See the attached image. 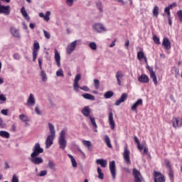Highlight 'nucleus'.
I'll return each instance as SVG.
<instances>
[{
  "instance_id": "1",
  "label": "nucleus",
  "mask_w": 182,
  "mask_h": 182,
  "mask_svg": "<svg viewBox=\"0 0 182 182\" xmlns=\"http://www.w3.org/2000/svg\"><path fill=\"white\" fill-rule=\"evenodd\" d=\"M48 129L50 130V134L47 136L45 141L46 149H49L52 144H53V140L56 137V131H55V125L53 124L48 123Z\"/></svg>"
},
{
  "instance_id": "2",
  "label": "nucleus",
  "mask_w": 182,
  "mask_h": 182,
  "mask_svg": "<svg viewBox=\"0 0 182 182\" xmlns=\"http://www.w3.org/2000/svg\"><path fill=\"white\" fill-rule=\"evenodd\" d=\"M82 78V75L80 74H77L75 77L73 87L75 92H79V89L81 90H84V92H90V89L87 86L80 87L79 86V80Z\"/></svg>"
},
{
  "instance_id": "3",
  "label": "nucleus",
  "mask_w": 182,
  "mask_h": 182,
  "mask_svg": "<svg viewBox=\"0 0 182 182\" xmlns=\"http://www.w3.org/2000/svg\"><path fill=\"white\" fill-rule=\"evenodd\" d=\"M67 144L68 141H66V132H65V130H62L60 132V136L58 138L59 148L61 150H65V149H66Z\"/></svg>"
},
{
  "instance_id": "4",
  "label": "nucleus",
  "mask_w": 182,
  "mask_h": 182,
  "mask_svg": "<svg viewBox=\"0 0 182 182\" xmlns=\"http://www.w3.org/2000/svg\"><path fill=\"white\" fill-rule=\"evenodd\" d=\"M137 149L139 150L140 153L143 154V156H148V157H150V153H149V148L146 146V144H140L139 141H137Z\"/></svg>"
},
{
  "instance_id": "5",
  "label": "nucleus",
  "mask_w": 182,
  "mask_h": 182,
  "mask_svg": "<svg viewBox=\"0 0 182 182\" xmlns=\"http://www.w3.org/2000/svg\"><path fill=\"white\" fill-rule=\"evenodd\" d=\"M39 155H31L29 158V161L32 164H35L36 166H39L43 163V159L42 157H39Z\"/></svg>"
},
{
  "instance_id": "6",
  "label": "nucleus",
  "mask_w": 182,
  "mask_h": 182,
  "mask_svg": "<svg viewBox=\"0 0 182 182\" xmlns=\"http://www.w3.org/2000/svg\"><path fill=\"white\" fill-rule=\"evenodd\" d=\"M41 153H43V148L41 147V144L39 143L35 144L34 146L33 147V152L31 154V155L39 156V154H41Z\"/></svg>"
},
{
  "instance_id": "7",
  "label": "nucleus",
  "mask_w": 182,
  "mask_h": 182,
  "mask_svg": "<svg viewBox=\"0 0 182 182\" xmlns=\"http://www.w3.org/2000/svg\"><path fill=\"white\" fill-rule=\"evenodd\" d=\"M92 28L98 33L107 32V28H106V27H105V26H103L102 23H96L93 25Z\"/></svg>"
},
{
  "instance_id": "8",
  "label": "nucleus",
  "mask_w": 182,
  "mask_h": 182,
  "mask_svg": "<svg viewBox=\"0 0 182 182\" xmlns=\"http://www.w3.org/2000/svg\"><path fill=\"white\" fill-rule=\"evenodd\" d=\"M137 59L141 65L144 63H146V65H148L147 57L146 56V54H144V52H143V50H140L138 52Z\"/></svg>"
},
{
  "instance_id": "9",
  "label": "nucleus",
  "mask_w": 182,
  "mask_h": 182,
  "mask_svg": "<svg viewBox=\"0 0 182 182\" xmlns=\"http://www.w3.org/2000/svg\"><path fill=\"white\" fill-rule=\"evenodd\" d=\"M39 49H41V46L38 41H36L33 43V62L36 60V58H38V53L39 52Z\"/></svg>"
},
{
  "instance_id": "10",
  "label": "nucleus",
  "mask_w": 182,
  "mask_h": 182,
  "mask_svg": "<svg viewBox=\"0 0 182 182\" xmlns=\"http://www.w3.org/2000/svg\"><path fill=\"white\" fill-rule=\"evenodd\" d=\"M77 42H79V40H75L68 45L66 48V52L68 55H70L75 50V49H76V45H77Z\"/></svg>"
},
{
  "instance_id": "11",
  "label": "nucleus",
  "mask_w": 182,
  "mask_h": 182,
  "mask_svg": "<svg viewBox=\"0 0 182 182\" xmlns=\"http://www.w3.org/2000/svg\"><path fill=\"white\" fill-rule=\"evenodd\" d=\"M109 171L111 173L112 180H115L116 179V162L114 161H112L111 162H109Z\"/></svg>"
},
{
  "instance_id": "12",
  "label": "nucleus",
  "mask_w": 182,
  "mask_h": 182,
  "mask_svg": "<svg viewBox=\"0 0 182 182\" xmlns=\"http://www.w3.org/2000/svg\"><path fill=\"white\" fill-rule=\"evenodd\" d=\"M146 69H148L150 72V77L152 79L155 86H157L158 82H157V76L156 75V73L153 70V68L149 65H146Z\"/></svg>"
},
{
  "instance_id": "13",
  "label": "nucleus",
  "mask_w": 182,
  "mask_h": 182,
  "mask_svg": "<svg viewBox=\"0 0 182 182\" xmlns=\"http://www.w3.org/2000/svg\"><path fill=\"white\" fill-rule=\"evenodd\" d=\"M115 77L117 79V85L122 86L124 74H123L122 71H117L115 74Z\"/></svg>"
},
{
  "instance_id": "14",
  "label": "nucleus",
  "mask_w": 182,
  "mask_h": 182,
  "mask_svg": "<svg viewBox=\"0 0 182 182\" xmlns=\"http://www.w3.org/2000/svg\"><path fill=\"white\" fill-rule=\"evenodd\" d=\"M10 9V6H4L0 4V14H4V15H9L11 14Z\"/></svg>"
},
{
  "instance_id": "15",
  "label": "nucleus",
  "mask_w": 182,
  "mask_h": 182,
  "mask_svg": "<svg viewBox=\"0 0 182 182\" xmlns=\"http://www.w3.org/2000/svg\"><path fill=\"white\" fill-rule=\"evenodd\" d=\"M124 159L127 164H132V162L130 161V151L127 149V147L124 148Z\"/></svg>"
},
{
  "instance_id": "16",
  "label": "nucleus",
  "mask_w": 182,
  "mask_h": 182,
  "mask_svg": "<svg viewBox=\"0 0 182 182\" xmlns=\"http://www.w3.org/2000/svg\"><path fill=\"white\" fill-rule=\"evenodd\" d=\"M164 176L161 175V173L154 171V182H165Z\"/></svg>"
},
{
  "instance_id": "17",
  "label": "nucleus",
  "mask_w": 182,
  "mask_h": 182,
  "mask_svg": "<svg viewBox=\"0 0 182 182\" xmlns=\"http://www.w3.org/2000/svg\"><path fill=\"white\" fill-rule=\"evenodd\" d=\"M36 103V100H35V95L33 94H30L27 100L26 105L28 107L35 106Z\"/></svg>"
},
{
  "instance_id": "18",
  "label": "nucleus",
  "mask_w": 182,
  "mask_h": 182,
  "mask_svg": "<svg viewBox=\"0 0 182 182\" xmlns=\"http://www.w3.org/2000/svg\"><path fill=\"white\" fill-rule=\"evenodd\" d=\"M91 112L92 110L90 109V107L89 106L84 107L81 110L82 114H83L85 117H89V118L92 117V116H90Z\"/></svg>"
},
{
  "instance_id": "19",
  "label": "nucleus",
  "mask_w": 182,
  "mask_h": 182,
  "mask_svg": "<svg viewBox=\"0 0 182 182\" xmlns=\"http://www.w3.org/2000/svg\"><path fill=\"white\" fill-rule=\"evenodd\" d=\"M108 122L111 127V130H114V127H116V123L114 122V119H113V112L109 113Z\"/></svg>"
},
{
  "instance_id": "20",
  "label": "nucleus",
  "mask_w": 182,
  "mask_h": 182,
  "mask_svg": "<svg viewBox=\"0 0 182 182\" xmlns=\"http://www.w3.org/2000/svg\"><path fill=\"white\" fill-rule=\"evenodd\" d=\"M173 127L175 129H178L182 126V119L181 118H173L172 120Z\"/></svg>"
},
{
  "instance_id": "21",
  "label": "nucleus",
  "mask_w": 182,
  "mask_h": 182,
  "mask_svg": "<svg viewBox=\"0 0 182 182\" xmlns=\"http://www.w3.org/2000/svg\"><path fill=\"white\" fill-rule=\"evenodd\" d=\"M127 100V94L126 93H123L120 98L117 100L114 103L115 106H120V105H122V103H123L124 102H126V100Z\"/></svg>"
},
{
  "instance_id": "22",
  "label": "nucleus",
  "mask_w": 182,
  "mask_h": 182,
  "mask_svg": "<svg viewBox=\"0 0 182 182\" xmlns=\"http://www.w3.org/2000/svg\"><path fill=\"white\" fill-rule=\"evenodd\" d=\"M162 46L165 49H166V50L171 49V43H170V40H168L166 37L164 38Z\"/></svg>"
},
{
  "instance_id": "23",
  "label": "nucleus",
  "mask_w": 182,
  "mask_h": 182,
  "mask_svg": "<svg viewBox=\"0 0 182 182\" xmlns=\"http://www.w3.org/2000/svg\"><path fill=\"white\" fill-rule=\"evenodd\" d=\"M10 32L14 38H21V34L19 33V30H18V28L15 27H11Z\"/></svg>"
},
{
  "instance_id": "24",
  "label": "nucleus",
  "mask_w": 182,
  "mask_h": 182,
  "mask_svg": "<svg viewBox=\"0 0 182 182\" xmlns=\"http://www.w3.org/2000/svg\"><path fill=\"white\" fill-rule=\"evenodd\" d=\"M54 59L58 68H60V53H59V51H58L56 49H55Z\"/></svg>"
},
{
  "instance_id": "25",
  "label": "nucleus",
  "mask_w": 182,
  "mask_h": 182,
  "mask_svg": "<svg viewBox=\"0 0 182 182\" xmlns=\"http://www.w3.org/2000/svg\"><path fill=\"white\" fill-rule=\"evenodd\" d=\"M38 15L40 18H43L44 21L46 22H49L50 20V18L49 17L50 16V11H46V15L43 13H39Z\"/></svg>"
},
{
  "instance_id": "26",
  "label": "nucleus",
  "mask_w": 182,
  "mask_h": 182,
  "mask_svg": "<svg viewBox=\"0 0 182 182\" xmlns=\"http://www.w3.org/2000/svg\"><path fill=\"white\" fill-rule=\"evenodd\" d=\"M96 163H97V164H100L101 166V167H102L104 168L105 167H107V160H105L103 159H97Z\"/></svg>"
},
{
  "instance_id": "27",
  "label": "nucleus",
  "mask_w": 182,
  "mask_h": 182,
  "mask_svg": "<svg viewBox=\"0 0 182 182\" xmlns=\"http://www.w3.org/2000/svg\"><path fill=\"white\" fill-rule=\"evenodd\" d=\"M21 12L22 16L26 19V21H31V18L28 15V13L26 12V10H25V6H23L21 9Z\"/></svg>"
},
{
  "instance_id": "28",
  "label": "nucleus",
  "mask_w": 182,
  "mask_h": 182,
  "mask_svg": "<svg viewBox=\"0 0 182 182\" xmlns=\"http://www.w3.org/2000/svg\"><path fill=\"white\" fill-rule=\"evenodd\" d=\"M149 76L146 75H142L139 77V81L141 82V83H149Z\"/></svg>"
},
{
  "instance_id": "29",
  "label": "nucleus",
  "mask_w": 182,
  "mask_h": 182,
  "mask_svg": "<svg viewBox=\"0 0 182 182\" xmlns=\"http://www.w3.org/2000/svg\"><path fill=\"white\" fill-rule=\"evenodd\" d=\"M89 119L91 122V124L93 127L95 132H97V124H96V120L95 119V117H90Z\"/></svg>"
},
{
  "instance_id": "30",
  "label": "nucleus",
  "mask_w": 182,
  "mask_h": 182,
  "mask_svg": "<svg viewBox=\"0 0 182 182\" xmlns=\"http://www.w3.org/2000/svg\"><path fill=\"white\" fill-rule=\"evenodd\" d=\"M68 156L69 159H70L72 166L74 168L77 167V163L76 162V159H75V158H73V156H72L70 154H68Z\"/></svg>"
},
{
  "instance_id": "31",
  "label": "nucleus",
  "mask_w": 182,
  "mask_h": 182,
  "mask_svg": "<svg viewBox=\"0 0 182 182\" xmlns=\"http://www.w3.org/2000/svg\"><path fill=\"white\" fill-rule=\"evenodd\" d=\"M40 77H41L42 82H46L48 80V75L44 70H41L40 73Z\"/></svg>"
},
{
  "instance_id": "32",
  "label": "nucleus",
  "mask_w": 182,
  "mask_h": 182,
  "mask_svg": "<svg viewBox=\"0 0 182 182\" xmlns=\"http://www.w3.org/2000/svg\"><path fill=\"white\" fill-rule=\"evenodd\" d=\"M82 144L84 146H85V147H87L88 149V150H90V151H92V142L90 141H86V140H83L82 141Z\"/></svg>"
},
{
  "instance_id": "33",
  "label": "nucleus",
  "mask_w": 182,
  "mask_h": 182,
  "mask_svg": "<svg viewBox=\"0 0 182 182\" xmlns=\"http://www.w3.org/2000/svg\"><path fill=\"white\" fill-rule=\"evenodd\" d=\"M0 136L3 139H9L11 134L6 131H0Z\"/></svg>"
},
{
  "instance_id": "34",
  "label": "nucleus",
  "mask_w": 182,
  "mask_h": 182,
  "mask_svg": "<svg viewBox=\"0 0 182 182\" xmlns=\"http://www.w3.org/2000/svg\"><path fill=\"white\" fill-rule=\"evenodd\" d=\"M18 119H20L21 122H23L24 123H26V122H29L31 120L29 117L26 116V114H20L18 116Z\"/></svg>"
},
{
  "instance_id": "35",
  "label": "nucleus",
  "mask_w": 182,
  "mask_h": 182,
  "mask_svg": "<svg viewBox=\"0 0 182 182\" xmlns=\"http://www.w3.org/2000/svg\"><path fill=\"white\" fill-rule=\"evenodd\" d=\"M82 97H84V99H86L87 100H95V97L92 95V94L86 93L82 95Z\"/></svg>"
},
{
  "instance_id": "36",
  "label": "nucleus",
  "mask_w": 182,
  "mask_h": 182,
  "mask_svg": "<svg viewBox=\"0 0 182 182\" xmlns=\"http://www.w3.org/2000/svg\"><path fill=\"white\" fill-rule=\"evenodd\" d=\"M104 141L106 143L107 147H109V149H112V144L110 143V138L109 137V136L105 135Z\"/></svg>"
},
{
  "instance_id": "37",
  "label": "nucleus",
  "mask_w": 182,
  "mask_h": 182,
  "mask_svg": "<svg viewBox=\"0 0 182 182\" xmlns=\"http://www.w3.org/2000/svg\"><path fill=\"white\" fill-rule=\"evenodd\" d=\"M159 6H155L154 7V9L152 11V14H153V16H154L155 18H159Z\"/></svg>"
},
{
  "instance_id": "38",
  "label": "nucleus",
  "mask_w": 182,
  "mask_h": 182,
  "mask_svg": "<svg viewBox=\"0 0 182 182\" xmlns=\"http://www.w3.org/2000/svg\"><path fill=\"white\" fill-rule=\"evenodd\" d=\"M114 95L113 91H107L105 93L104 97L105 99H110V97H112V96Z\"/></svg>"
},
{
  "instance_id": "39",
  "label": "nucleus",
  "mask_w": 182,
  "mask_h": 182,
  "mask_svg": "<svg viewBox=\"0 0 182 182\" xmlns=\"http://www.w3.org/2000/svg\"><path fill=\"white\" fill-rule=\"evenodd\" d=\"M97 171L98 173V178H100V180H103L105 178V174L102 173V169L100 167L97 168Z\"/></svg>"
},
{
  "instance_id": "40",
  "label": "nucleus",
  "mask_w": 182,
  "mask_h": 182,
  "mask_svg": "<svg viewBox=\"0 0 182 182\" xmlns=\"http://www.w3.org/2000/svg\"><path fill=\"white\" fill-rule=\"evenodd\" d=\"M48 166L50 170H53V171H56V168L55 167V163H53L52 161H49Z\"/></svg>"
},
{
  "instance_id": "41",
  "label": "nucleus",
  "mask_w": 182,
  "mask_h": 182,
  "mask_svg": "<svg viewBox=\"0 0 182 182\" xmlns=\"http://www.w3.org/2000/svg\"><path fill=\"white\" fill-rule=\"evenodd\" d=\"M137 182H146L139 171H137Z\"/></svg>"
},
{
  "instance_id": "42",
  "label": "nucleus",
  "mask_w": 182,
  "mask_h": 182,
  "mask_svg": "<svg viewBox=\"0 0 182 182\" xmlns=\"http://www.w3.org/2000/svg\"><path fill=\"white\" fill-rule=\"evenodd\" d=\"M89 48H90L92 50H96L97 49V45L95 42H91L89 44Z\"/></svg>"
},
{
  "instance_id": "43",
  "label": "nucleus",
  "mask_w": 182,
  "mask_h": 182,
  "mask_svg": "<svg viewBox=\"0 0 182 182\" xmlns=\"http://www.w3.org/2000/svg\"><path fill=\"white\" fill-rule=\"evenodd\" d=\"M56 76L58 77H63V76H65V75H63V70H62V68H60L58 70H57Z\"/></svg>"
},
{
  "instance_id": "44",
  "label": "nucleus",
  "mask_w": 182,
  "mask_h": 182,
  "mask_svg": "<svg viewBox=\"0 0 182 182\" xmlns=\"http://www.w3.org/2000/svg\"><path fill=\"white\" fill-rule=\"evenodd\" d=\"M97 8L99 9L100 12H103V6L102 5L101 1H97Z\"/></svg>"
},
{
  "instance_id": "45",
  "label": "nucleus",
  "mask_w": 182,
  "mask_h": 182,
  "mask_svg": "<svg viewBox=\"0 0 182 182\" xmlns=\"http://www.w3.org/2000/svg\"><path fill=\"white\" fill-rule=\"evenodd\" d=\"M48 174V171L44 170V171H40L39 173L37 174L38 177H45V176H46Z\"/></svg>"
},
{
  "instance_id": "46",
  "label": "nucleus",
  "mask_w": 182,
  "mask_h": 182,
  "mask_svg": "<svg viewBox=\"0 0 182 182\" xmlns=\"http://www.w3.org/2000/svg\"><path fill=\"white\" fill-rule=\"evenodd\" d=\"M43 32L46 39H49L50 38V33L48 32L46 30H43Z\"/></svg>"
},
{
  "instance_id": "47",
  "label": "nucleus",
  "mask_w": 182,
  "mask_h": 182,
  "mask_svg": "<svg viewBox=\"0 0 182 182\" xmlns=\"http://www.w3.org/2000/svg\"><path fill=\"white\" fill-rule=\"evenodd\" d=\"M133 176H134V181L137 182V169L136 168L133 169Z\"/></svg>"
},
{
  "instance_id": "48",
  "label": "nucleus",
  "mask_w": 182,
  "mask_h": 182,
  "mask_svg": "<svg viewBox=\"0 0 182 182\" xmlns=\"http://www.w3.org/2000/svg\"><path fill=\"white\" fill-rule=\"evenodd\" d=\"M11 182H19V178L16 175H13Z\"/></svg>"
},
{
  "instance_id": "49",
  "label": "nucleus",
  "mask_w": 182,
  "mask_h": 182,
  "mask_svg": "<svg viewBox=\"0 0 182 182\" xmlns=\"http://www.w3.org/2000/svg\"><path fill=\"white\" fill-rule=\"evenodd\" d=\"M154 43H156V45H160V38H159V37L154 36Z\"/></svg>"
},
{
  "instance_id": "50",
  "label": "nucleus",
  "mask_w": 182,
  "mask_h": 182,
  "mask_svg": "<svg viewBox=\"0 0 182 182\" xmlns=\"http://www.w3.org/2000/svg\"><path fill=\"white\" fill-rule=\"evenodd\" d=\"M35 112L38 116H41L42 114V112H41V109H39V107L38 106L35 107Z\"/></svg>"
},
{
  "instance_id": "51",
  "label": "nucleus",
  "mask_w": 182,
  "mask_h": 182,
  "mask_svg": "<svg viewBox=\"0 0 182 182\" xmlns=\"http://www.w3.org/2000/svg\"><path fill=\"white\" fill-rule=\"evenodd\" d=\"M164 12L165 14H167L168 18H171V13L170 12V10L168 9L165 8Z\"/></svg>"
},
{
  "instance_id": "52",
  "label": "nucleus",
  "mask_w": 182,
  "mask_h": 182,
  "mask_svg": "<svg viewBox=\"0 0 182 182\" xmlns=\"http://www.w3.org/2000/svg\"><path fill=\"white\" fill-rule=\"evenodd\" d=\"M94 84L95 89H99V85L100 84V81H99V80H94Z\"/></svg>"
},
{
  "instance_id": "53",
  "label": "nucleus",
  "mask_w": 182,
  "mask_h": 182,
  "mask_svg": "<svg viewBox=\"0 0 182 182\" xmlns=\"http://www.w3.org/2000/svg\"><path fill=\"white\" fill-rule=\"evenodd\" d=\"M177 16L181 22H182V10L177 11Z\"/></svg>"
},
{
  "instance_id": "54",
  "label": "nucleus",
  "mask_w": 182,
  "mask_h": 182,
  "mask_svg": "<svg viewBox=\"0 0 182 182\" xmlns=\"http://www.w3.org/2000/svg\"><path fill=\"white\" fill-rule=\"evenodd\" d=\"M175 6H177V4L176 2L173 3L172 4L169 5L168 6L166 7V9H172Z\"/></svg>"
},
{
  "instance_id": "55",
  "label": "nucleus",
  "mask_w": 182,
  "mask_h": 182,
  "mask_svg": "<svg viewBox=\"0 0 182 182\" xmlns=\"http://www.w3.org/2000/svg\"><path fill=\"white\" fill-rule=\"evenodd\" d=\"M0 101L6 102V97L4 94L0 95Z\"/></svg>"
},
{
  "instance_id": "56",
  "label": "nucleus",
  "mask_w": 182,
  "mask_h": 182,
  "mask_svg": "<svg viewBox=\"0 0 182 182\" xmlns=\"http://www.w3.org/2000/svg\"><path fill=\"white\" fill-rule=\"evenodd\" d=\"M13 58L15 60H19V59H21V55H19L18 53H15L13 55Z\"/></svg>"
},
{
  "instance_id": "57",
  "label": "nucleus",
  "mask_w": 182,
  "mask_h": 182,
  "mask_svg": "<svg viewBox=\"0 0 182 182\" xmlns=\"http://www.w3.org/2000/svg\"><path fill=\"white\" fill-rule=\"evenodd\" d=\"M8 112H9V109H1V114H3L4 116H8Z\"/></svg>"
},
{
  "instance_id": "58",
  "label": "nucleus",
  "mask_w": 182,
  "mask_h": 182,
  "mask_svg": "<svg viewBox=\"0 0 182 182\" xmlns=\"http://www.w3.org/2000/svg\"><path fill=\"white\" fill-rule=\"evenodd\" d=\"M66 4L68 6L73 5V0H66Z\"/></svg>"
},
{
  "instance_id": "59",
  "label": "nucleus",
  "mask_w": 182,
  "mask_h": 182,
  "mask_svg": "<svg viewBox=\"0 0 182 182\" xmlns=\"http://www.w3.org/2000/svg\"><path fill=\"white\" fill-rule=\"evenodd\" d=\"M4 168L5 170H8V168H11V166H9V163H8V161L4 162Z\"/></svg>"
},
{
  "instance_id": "60",
  "label": "nucleus",
  "mask_w": 182,
  "mask_h": 182,
  "mask_svg": "<svg viewBox=\"0 0 182 182\" xmlns=\"http://www.w3.org/2000/svg\"><path fill=\"white\" fill-rule=\"evenodd\" d=\"M132 110H136L137 109V102H135L133 106L131 107Z\"/></svg>"
},
{
  "instance_id": "61",
  "label": "nucleus",
  "mask_w": 182,
  "mask_h": 182,
  "mask_svg": "<svg viewBox=\"0 0 182 182\" xmlns=\"http://www.w3.org/2000/svg\"><path fill=\"white\" fill-rule=\"evenodd\" d=\"M38 65H39L41 70H42V58L38 59Z\"/></svg>"
},
{
  "instance_id": "62",
  "label": "nucleus",
  "mask_w": 182,
  "mask_h": 182,
  "mask_svg": "<svg viewBox=\"0 0 182 182\" xmlns=\"http://www.w3.org/2000/svg\"><path fill=\"white\" fill-rule=\"evenodd\" d=\"M139 105H143V100L142 99H139L137 100V105L139 106Z\"/></svg>"
},
{
  "instance_id": "63",
  "label": "nucleus",
  "mask_w": 182,
  "mask_h": 182,
  "mask_svg": "<svg viewBox=\"0 0 182 182\" xmlns=\"http://www.w3.org/2000/svg\"><path fill=\"white\" fill-rule=\"evenodd\" d=\"M123 170L125 171V173H130V169L129 168H123Z\"/></svg>"
},
{
  "instance_id": "64",
  "label": "nucleus",
  "mask_w": 182,
  "mask_h": 182,
  "mask_svg": "<svg viewBox=\"0 0 182 182\" xmlns=\"http://www.w3.org/2000/svg\"><path fill=\"white\" fill-rule=\"evenodd\" d=\"M168 176H169L171 179H173V177H174V174L173 173L172 171H170Z\"/></svg>"
}]
</instances>
